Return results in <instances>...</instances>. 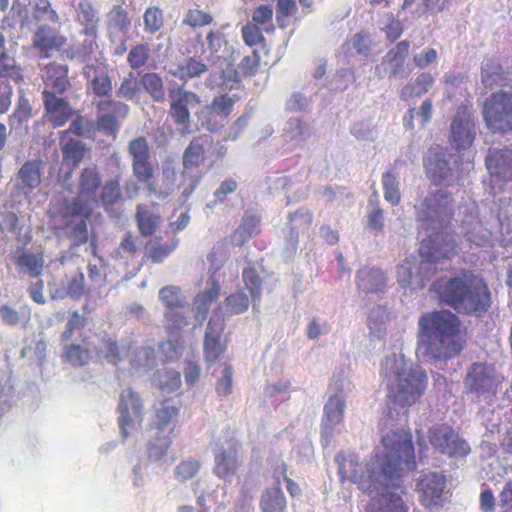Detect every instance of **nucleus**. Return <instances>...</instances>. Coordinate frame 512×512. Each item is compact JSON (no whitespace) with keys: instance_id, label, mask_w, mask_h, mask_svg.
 Segmentation results:
<instances>
[{"instance_id":"obj_1","label":"nucleus","mask_w":512,"mask_h":512,"mask_svg":"<svg viewBox=\"0 0 512 512\" xmlns=\"http://www.w3.org/2000/svg\"><path fill=\"white\" fill-rule=\"evenodd\" d=\"M415 217L419 227V256H453L457 246L451 221L454 201L446 190L429 192L415 205Z\"/></svg>"},{"instance_id":"obj_2","label":"nucleus","mask_w":512,"mask_h":512,"mask_svg":"<svg viewBox=\"0 0 512 512\" xmlns=\"http://www.w3.org/2000/svg\"><path fill=\"white\" fill-rule=\"evenodd\" d=\"M381 377L386 389V417H407L409 408L419 403L426 392V371L403 355L392 354L382 364Z\"/></svg>"},{"instance_id":"obj_3","label":"nucleus","mask_w":512,"mask_h":512,"mask_svg":"<svg viewBox=\"0 0 512 512\" xmlns=\"http://www.w3.org/2000/svg\"><path fill=\"white\" fill-rule=\"evenodd\" d=\"M418 340L431 359L451 360L465 347V331L455 313L441 309L427 311L418 319Z\"/></svg>"},{"instance_id":"obj_4","label":"nucleus","mask_w":512,"mask_h":512,"mask_svg":"<svg viewBox=\"0 0 512 512\" xmlns=\"http://www.w3.org/2000/svg\"><path fill=\"white\" fill-rule=\"evenodd\" d=\"M430 291L440 303L460 314L480 317L491 305L486 281L472 271L440 277L432 283Z\"/></svg>"},{"instance_id":"obj_5","label":"nucleus","mask_w":512,"mask_h":512,"mask_svg":"<svg viewBox=\"0 0 512 512\" xmlns=\"http://www.w3.org/2000/svg\"><path fill=\"white\" fill-rule=\"evenodd\" d=\"M380 451L375 453V463L386 483L398 486L400 480L417 467L413 437L409 430L395 429L381 438Z\"/></svg>"},{"instance_id":"obj_6","label":"nucleus","mask_w":512,"mask_h":512,"mask_svg":"<svg viewBox=\"0 0 512 512\" xmlns=\"http://www.w3.org/2000/svg\"><path fill=\"white\" fill-rule=\"evenodd\" d=\"M102 183L100 174L95 166L86 167L81 171L79 177V198H74L64 208V216L71 217L68 223V231L72 238V244L70 245L72 251L70 256H79L81 252L79 248L84 245V252L95 255V246L93 243L87 245L88 231H87V219L90 216L91 208L88 207L82 201V197L88 199L95 196L96 191Z\"/></svg>"},{"instance_id":"obj_7","label":"nucleus","mask_w":512,"mask_h":512,"mask_svg":"<svg viewBox=\"0 0 512 512\" xmlns=\"http://www.w3.org/2000/svg\"><path fill=\"white\" fill-rule=\"evenodd\" d=\"M504 378L494 365L486 362L472 363L463 379L465 393L477 400H492L496 397Z\"/></svg>"},{"instance_id":"obj_8","label":"nucleus","mask_w":512,"mask_h":512,"mask_svg":"<svg viewBox=\"0 0 512 512\" xmlns=\"http://www.w3.org/2000/svg\"><path fill=\"white\" fill-rule=\"evenodd\" d=\"M87 325L86 317L80 315L78 312H73L68 319L64 331L60 336V342L63 346V358L72 366L87 365L92 359V351L89 347V337L83 333L79 334L80 342H74V334L77 331H82Z\"/></svg>"},{"instance_id":"obj_9","label":"nucleus","mask_w":512,"mask_h":512,"mask_svg":"<svg viewBox=\"0 0 512 512\" xmlns=\"http://www.w3.org/2000/svg\"><path fill=\"white\" fill-rule=\"evenodd\" d=\"M483 118L493 134H507L512 131V93L498 91L487 97L483 103Z\"/></svg>"},{"instance_id":"obj_10","label":"nucleus","mask_w":512,"mask_h":512,"mask_svg":"<svg viewBox=\"0 0 512 512\" xmlns=\"http://www.w3.org/2000/svg\"><path fill=\"white\" fill-rule=\"evenodd\" d=\"M168 99L170 102L168 115L179 128L180 134H191L193 129L191 128L190 110L200 104V97L196 93L184 89L183 86L175 85L168 89Z\"/></svg>"},{"instance_id":"obj_11","label":"nucleus","mask_w":512,"mask_h":512,"mask_svg":"<svg viewBox=\"0 0 512 512\" xmlns=\"http://www.w3.org/2000/svg\"><path fill=\"white\" fill-rule=\"evenodd\" d=\"M335 462L338 465L341 482L349 480L357 484L361 490L368 492L375 488V472L366 464L360 463L354 453L340 451L335 457Z\"/></svg>"},{"instance_id":"obj_12","label":"nucleus","mask_w":512,"mask_h":512,"mask_svg":"<svg viewBox=\"0 0 512 512\" xmlns=\"http://www.w3.org/2000/svg\"><path fill=\"white\" fill-rule=\"evenodd\" d=\"M428 440L437 452L449 457H465L471 451L469 444L446 423L432 426L428 430Z\"/></svg>"},{"instance_id":"obj_13","label":"nucleus","mask_w":512,"mask_h":512,"mask_svg":"<svg viewBox=\"0 0 512 512\" xmlns=\"http://www.w3.org/2000/svg\"><path fill=\"white\" fill-rule=\"evenodd\" d=\"M204 160V147L202 137L194 138L183 155L182 183L183 197L187 199L199 184L200 174L197 170L198 166Z\"/></svg>"},{"instance_id":"obj_14","label":"nucleus","mask_w":512,"mask_h":512,"mask_svg":"<svg viewBox=\"0 0 512 512\" xmlns=\"http://www.w3.org/2000/svg\"><path fill=\"white\" fill-rule=\"evenodd\" d=\"M224 329V320L220 318H211L207 324L203 339V357L207 369H211L225 356L227 342L221 340Z\"/></svg>"},{"instance_id":"obj_15","label":"nucleus","mask_w":512,"mask_h":512,"mask_svg":"<svg viewBox=\"0 0 512 512\" xmlns=\"http://www.w3.org/2000/svg\"><path fill=\"white\" fill-rule=\"evenodd\" d=\"M82 73L86 80V93L92 97V101L96 98L100 100L112 96V79L108 67L104 63H87L83 67Z\"/></svg>"},{"instance_id":"obj_16","label":"nucleus","mask_w":512,"mask_h":512,"mask_svg":"<svg viewBox=\"0 0 512 512\" xmlns=\"http://www.w3.org/2000/svg\"><path fill=\"white\" fill-rule=\"evenodd\" d=\"M241 443L232 438L228 442V447H219L214 452V474L225 481H231L237 474L241 464Z\"/></svg>"},{"instance_id":"obj_17","label":"nucleus","mask_w":512,"mask_h":512,"mask_svg":"<svg viewBox=\"0 0 512 512\" xmlns=\"http://www.w3.org/2000/svg\"><path fill=\"white\" fill-rule=\"evenodd\" d=\"M133 176L139 183L147 184L154 176V168L148 142L145 137H137L128 143Z\"/></svg>"},{"instance_id":"obj_18","label":"nucleus","mask_w":512,"mask_h":512,"mask_svg":"<svg viewBox=\"0 0 512 512\" xmlns=\"http://www.w3.org/2000/svg\"><path fill=\"white\" fill-rule=\"evenodd\" d=\"M234 103V99L227 95L215 97L210 105L202 107L198 113L201 125L212 133L220 131L232 112Z\"/></svg>"},{"instance_id":"obj_19","label":"nucleus","mask_w":512,"mask_h":512,"mask_svg":"<svg viewBox=\"0 0 512 512\" xmlns=\"http://www.w3.org/2000/svg\"><path fill=\"white\" fill-rule=\"evenodd\" d=\"M457 158L446 154L445 152H437L430 155L425 162V168L428 176L434 184H452L459 177L457 167Z\"/></svg>"},{"instance_id":"obj_20","label":"nucleus","mask_w":512,"mask_h":512,"mask_svg":"<svg viewBox=\"0 0 512 512\" xmlns=\"http://www.w3.org/2000/svg\"><path fill=\"white\" fill-rule=\"evenodd\" d=\"M119 413V427L123 438H127L128 428L134 421L141 422L143 419V403L139 395L131 388H127L120 393L117 406Z\"/></svg>"},{"instance_id":"obj_21","label":"nucleus","mask_w":512,"mask_h":512,"mask_svg":"<svg viewBox=\"0 0 512 512\" xmlns=\"http://www.w3.org/2000/svg\"><path fill=\"white\" fill-rule=\"evenodd\" d=\"M410 42L407 40L400 41L397 45L389 50L382 58L380 65L376 66L375 73L380 78L407 77L404 65L409 53Z\"/></svg>"},{"instance_id":"obj_22","label":"nucleus","mask_w":512,"mask_h":512,"mask_svg":"<svg viewBox=\"0 0 512 512\" xmlns=\"http://www.w3.org/2000/svg\"><path fill=\"white\" fill-rule=\"evenodd\" d=\"M446 486L444 475L436 472L424 473L416 483L420 503L428 508L439 506Z\"/></svg>"},{"instance_id":"obj_23","label":"nucleus","mask_w":512,"mask_h":512,"mask_svg":"<svg viewBox=\"0 0 512 512\" xmlns=\"http://www.w3.org/2000/svg\"><path fill=\"white\" fill-rule=\"evenodd\" d=\"M476 137V126L473 117L467 111H457L451 123L450 142L456 150L470 148Z\"/></svg>"},{"instance_id":"obj_24","label":"nucleus","mask_w":512,"mask_h":512,"mask_svg":"<svg viewBox=\"0 0 512 512\" xmlns=\"http://www.w3.org/2000/svg\"><path fill=\"white\" fill-rule=\"evenodd\" d=\"M69 68L66 64L56 62L44 65L40 69V76L43 81V90L41 94H60L64 95L71 84L68 79Z\"/></svg>"},{"instance_id":"obj_25","label":"nucleus","mask_w":512,"mask_h":512,"mask_svg":"<svg viewBox=\"0 0 512 512\" xmlns=\"http://www.w3.org/2000/svg\"><path fill=\"white\" fill-rule=\"evenodd\" d=\"M485 163L492 179L498 182L512 181V150L490 148Z\"/></svg>"},{"instance_id":"obj_26","label":"nucleus","mask_w":512,"mask_h":512,"mask_svg":"<svg viewBox=\"0 0 512 512\" xmlns=\"http://www.w3.org/2000/svg\"><path fill=\"white\" fill-rule=\"evenodd\" d=\"M45 118L53 127L63 126L72 116L73 109L64 95L41 94Z\"/></svg>"},{"instance_id":"obj_27","label":"nucleus","mask_w":512,"mask_h":512,"mask_svg":"<svg viewBox=\"0 0 512 512\" xmlns=\"http://www.w3.org/2000/svg\"><path fill=\"white\" fill-rule=\"evenodd\" d=\"M461 228L467 241L476 246H483L491 237V231L480 221L476 207L465 209Z\"/></svg>"},{"instance_id":"obj_28","label":"nucleus","mask_w":512,"mask_h":512,"mask_svg":"<svg viewBox=\"0 0 512 512\" xmlns=\"http://www.w3.org/2000/svg\"><path fill=\"white\" fill-rule=\"evenodd\" d=\"M177 172L170 162L164 163L158 179H151L146 187L147 196H154L158 200H165L171 196L176 187Z\"/></svg>"},{"instance_id":"obj_29","label":"nucleus","mask_w":512,"mask_h":512,"mask_svg":"<svg viewBox=\"0 0 512 512\" xmlns=\"http://www.w3.org/2000/svg\"><path fill=\"white\" fill-rule=\"evenodd\" d=\"M346 408V401L341 394H334L329 397L327 403L323 408L322 419V434L326 437H331L334 428L341 424L344 420V412Z\"/></svg>"},{"instance_id":"obj_30","label":"nucleus","mask_w":512,"mask_h":512,"mask_svg":"<svg viewBox=\"0 0 512 512\" xmlns=\"http://www.w3.org/2000/svg\"><path fill=\"white\" fill-rule=\"evenodd\" d=\"M65 38L57 34L54 28L47 25L38 27L34 33L32 44L38 50L40 58H49L52 51H57L65 44Z\"/></svg>"},{"instance_id":"obj_31","label":"nucleus","mask_w":512,"mask_h":512,"mask_svg":"<svg viewBox=\"0 0 512 512\" xmlns=\"http://www.w3.org/2000/svg\"><path fill=\"white\" fill-rule=\"evenodd\" d=\"M228 43L220 31H211L206 36V47L202 49L200 57L209 65H214L229 59Z\"/></svg>"},{"instance_id":"obj_32","label":"nucleus","mask_w":512,"mask_h":512,"mask_svg":"<svg viewBox=\"0 0 512 512\" xmlns=\"http://www.w3.org/2000/svg\"><path fill=\"white\" fill-rule=\"evenodd\" d=\"M155 207L156 204L148 205L145 203L136 206L135 221L139 233L143 237L155 234L162 223L161 216L154 211Z\"/></svg>"},{"instance_id":"obj_33","label":"nucleus","mask_w":512,"mask_h":512,"mask_svg":"<svg viewBox=\"0 0 512 512\" xmlns=\"http://www.w3.org/2000/svg\"><path fill=\"white\" fill-rule=\"evenodd\" d=\"M289 235L287 237V253H296L299 232H305L312 224V214L305 209H299L289 214Z\"/></svg>"},{"instance_id":"obj_34","label":"nucleus","mask_w":512,"mask_h":512,"mask_svg":"<svg viewBox=\"0 0 512 512\" xmlns=\"http://www.w3.org/2000/svg\"><path fill=\"white\" fill-rule=\"evenodd\" d=\"M211 73L208 85L211 87L233 88L240 81V72L233 68L229 59L211 65Z\"/></svg>"},{"instance_id":"obj_35","label":"nucleus","mask_w":512,"mask_h":512,"mask_svg":"<svg viewBox=\"0 0 512 512\" xmlns=\"http://www.w3.org/2000/svg\"><path fill=\"white\" fill-rule=\"evenodd\" d=\"M356 284L358 290L366 295L382 293L387 286L384 273L375 268L361 269L357 274Z\"/></svg>"},{"instance_id":"obj_36","label":"nucleus","mask_w":512,"mask_h":512,"mask_svg":"<svg viewBox=\"0 0 512 512\" xmlns=\"http://www.w3.org/2000/svg\"><path fill=\"white\" fill-rule=\"evenodd\" d=\"M0 78L19 84L24 80L23 69L5 47V37L0 32Z\"/></svg>"},{"instance_id":"obj_37","label":"nucleus","mask_w":512,"mask_h":512,"mask_svg":"<svg viewBox=\"0 0 512 512\" xmlns=\"http://www.w3.org/2000/svg\"><path fill=\"white\" fill-rule=\"evenodd\" d=\"M181 409V403L173 399H164L159 408L155 411V420L153 427L160 432H165L167 428L174 427Z\"/></svg>"},{"instance_id":"obj_38","label":"nucleus","mask_w":512,"mask_h":512,"mask_svg":"<svg viewBox=\"0 0 512 512\" xmlns=\"http://www.w3.org/2000/svg\"><path fill=\"white\" fill-rule=\"evenodd\" d=\"M261 273H265L263 259H260L252 266L245 268L242 272V279L245 288L248 290L254 303H259L262 297L263 279Z\"/></svg>"},{"instance_id":"obj_39","label":"nucleus","mask_w":512,"mask_h":512,"mask_svg":"<svg viewBox=\"0 0 512 512\" xmlns=\"http://www.w3.org/2000/svg\"><path fill=\"white\" fill-rule=\"evenodd\" d=\"M259 507L261 512H285L287 500L278 480L276 486L266 488L262 492Z\"/></svg>"},{"instance_id":"obj_40","label":"nucleus","mask_w":512,"mask_h":512,"mask_svg":"<svg viewBox=\"0 0 512 512\" xmlns=\"http://www.w3.org/2000/svg\"><path fill=\"white\" fill-rule=\"evenodd\" d=\"M408 507L402 497L394 492L381 494L367 506L366 512H408Z\"/></svg>"},{"instance_id":"obj_41","label":"nucleus","mask_w":512,"mask_h":512,"mask_svg":"<svg viewBox=\"0 0 512 512\" xmlns=\"http://www.w3.org/2000/svg\"><path fill=\"white\" fill-rule=\"evenodd\" d=\"M88 289L85 285V278L82 272H77L69 277H66L63 282V287L55 291V296L58 298L69 297L74 300L81 299L88 293Z\"/></svg>"},{"instance_id":"obj_42","label":"nucleus","mask_w":512,"mask_h":512,"mask_svg":"<svg viewBox=\"0 0 512 512\" xmlns=\"http://www.w3.org/2000/svg\"><path fill=\"white\" fill-rule=\"evenodd\" d=\"M434 78L430 73H420L411 79L399 92L400 99L407 101L413 97H421L432 87Z\"/></svg>"},{"instance_id":"obj_43","label":"nucleus","mask_w":512,"mask_h":512,"mask_svg":"<svg viewBox=\"0 0 512 512\" xmlns=\"http://www.w3.org/2000/svg\"><path fill=\"white\" fill-rule=\"evenodd\" d=\"M137 75L140 76V85L150 98L156 103H164L166 91L162 77L155 72H147L142 75L138 72Z\"/></svg>"},{"instance_id":"obj_44","label":"nucleus","mask_w":512,"mask_h":512,"mask_svg":"<svg viewBox=\"0 0 512 512\" xmlns=\"http://www.w3.org/2000/svg\"><path fill=\"white\" fill-rule=\"evenodd\" d=\"M61 151L63 155V165L71 168L77 167L83 160L85 154L84 144L73 138L61 136Z\"/></svg>"},{"instance_id":"obj_45","label":"nucleus","mask_w":512,"mask_h":512,"mask_svg":"<svg viewBox=\"0 0 512 512\" xmlns=\"http://www.w3.org/2000/svg\"><path fill=\"white\" fill-rule=\"evenodd\" d=\"M43 162L40 159L26 161L18 171L22 187L36 188L41 183Z\"/></svg>"},{"instance_id":"obj_46","label":"nucleus","mask_w":512,"mask_h":512,"mask_svg":"<svg viewBox=\"0 0 512 512\" xmlns=\"http://www.w3.org/2000/svg\"><path fill=\"white\" fill-rule=\"evenodd\" d=\"M190 308L170 309L164 313L165 329L169 336H179L189 325Z\"/></svg>"},{"instance_id":"obj_47","label":"nucleus","mask_w":512,"mask_h":512,"mask_svg":"<svg viewBox=\"0 0 512 512\" xmlns=\"http://www.w3.org/2000/svg\"><path fill=\"white\" fill-rule=\"evenodd\" d=\"M209 66V63L203 60L202 57H200V59L189 57L183 64L179 65L174 71H171V73L186 82L189 79L199 77L207 72Z\"/></svg>"},{"instance_id":"obj_48","label":"nucleus","mask_w":512,"mask_h":512,"mask_svg":"<svg viewBox=\"0 0 512 512\" xmlns=\"http://www.w3.org/2000/svg\"><path fill=\"white\" fill-rule=\"evenodd\" d=\"M159 299L161 300L166 310L190 308L189 302L187 301L181 288L178 286L167 285L162 287L159 290Z\"/></svg>"},{"instance_id":"obj_49","label":"nucleus","mask_w":512,"mask_h":512,"mask_svg":"<svg viewBox=\"0 0 512 512\" xmlns=\"http://www.w3.org/2000/svg\"><path fill=\"white\" fill-rule=\"evenodd\" d=\"M221 287L219 282L211 278L209 280V287L202 292H199L194 298V305L198 313L205 317L211 305L218 299Z\"/></svg>"},{"instance_id":"obj_50","label":"nucleus","mask_w":512,"mask_h":512,"mask_svg":"<svg viewBox=\"0 0 512 512\" xmlns=\"http://www.w3.org/2000/svg\"><path fill=\"white\" fill-rule=\"evenodd\" d=\"M122 99H113L111 96L105 99L93 100L92 104L95 106L97 112H107L110 115H114L118 121H123L127 118L130 108L129 106L121 101Z\"/></svg>"},{"instance_id":"obj_51","label":"nucleus","mask_w":512,"mask_h":512,"mask_svg":"<svg viewBox=\"0 0 512 512\" xmlns=\"http://www.w3.org/2000/svg\"><path fill=\"white\" fill-rule=\"evenodd\" d=\"M96 133V124L93 119L85 116L78 115L74 118L69 128L61 132L62 137H67L69 134H74L84 139H93Z\"/></svg>"},{"instance_id":"obj_52","label":"nucleus","mask_w":512,"mask_h":512,"mask_svg":"<svg viewBox=\"0 0 512 512\" xmlns=\"http://www.w3.org/2000/svg\"><path fill=\"white\" fill-rule=\"evenodd\" d=\"M174 432V427H171L168 433L156 430L154 439L148 445V456L153 460L162 459L168 452L172 444L171 435Z\"/></svg>"},{"instance_id":"obj_53","label":"nucleus","mask_w":512,"mask_h":512,"mask_svg":"<svg viewBox=\"0 0 512 512\" xmlns=\"http://www.w3.org/2000/svg\"><path fill=\"white\" fill-rule=\"evenodd\" d=\"M382 186L384 199L392 206L398 205L401 201L400 182L399 174L394 169L382 175Z\"/></svg>"},{"instance_id":"obj_54","label":"nucleus","mask_w":512,"mask_h":512,"mask_svg":"<svg viewBox=\"0 0 512 512\" xmlns=\"http://www.w3.org/2000/svg\"><path fill=\"white\" fill-rule=\"evenodd\" d=\"M144 32L155 35L164 28V12L159 6H149L143 13Z\"/></svg>"},{"instance_id":"obj_55","label":"nucleus","mask_w":512,"mask_h":512,"mask_svg":"<svg viewBox=\"0 0 512 512\" xmlns=\"http://www.w3.org/2000/svg\"><path fill=\"white\" fill-rule=\"evenodd\" d=\"M137 76L133 71H130L122 78L115 91L116 98L126 101H133L137 98L140 92V83L137 81Z\"/></svg>"},{"instance_id":"obj_56","label":"nucleus","mask_w":512,"mask_h":512,"mask_svg":"<svg viewBox=\"0 0 512 512\" xmlns=\"http://www.w3.org/2000/svg\"><path fill=\"white\" fill-rule=\"evenodd\" d=\"M150 46L147 43L134 45L127 55V63L132 71L145 67L150 59Z\"/></svg>"},{"instance_id":"obj_57","label":"nucleus","mask_w":512,"mask_h":512,"mask_svg":"<svg viewBox=\"0 0 512 512\" xmlns=\"http://www.w3.org/2000/svg\"><path fill=\"white\" fill-rule=\"evenodd\" d=\"M224 306L227 315H239L249 309L250 300L243 291H237L225 298Z\"/></svg>"},{"instance_id":"obj_58","label":"nucleus","mask_w":512,"mask_h":512,"mask_svg":"<svg viewBox=\"0 0 512 512\" xmlns=\"http://www.w3.org/2000/svg\"><path fill=\"white\" fill-rule=\"evenodd\" d=\"M83 35V40L77 46L75 53L81 58L83 61L87 60L94 51L98 48L96 39H97V29L94 28H83L81 31Z\"/></svg>"},{"instance_id":"obj_59","label":"nucleus","mask_w":512,"mask_h":512,"mask_svg":"<svg viewBox=\"0 0 512 512\" xmlns=\"http://www.w3.org/2000/svg\"><path fill=\"white\" fill-rule=\"evenodd\" d=\"M285 137L290 141L302 142L310 136L307 123L300 118H290L284 129Z\"/></svg>"},{"instance_id":"obj_60","label":"nucleus","mask_w":512,"mask_h":512,"mask_svg":"<svg viewBox=\"0 0 512 512\" xmlns=\"http://www.w3.org/2000/svg\"><path fill=\"white\" fill-rule=\"evenodd\" d=\"M121 191L118 180H110L105 183L101 192V203L107 212H112L114 204L121 199Z\"/></svg>"},{"instance_id":"obj_61","label":"nucleus","mask_w":512,"mask_h":512,"mask_svg":"<svg viewBox=\"0 0 512 512\" xmlns=\"http://www.w3.org/2000/svg\"><path fill=\"white\" fill-rule=\"evenodd\" d=\"M379 27L390 42L396 41L403 33V25L393 14L387 13L379 20Z\"/></svg>"},{"instance_id":"obj_62","label":"nucleus","mask_w":512,"mask_h":512,"mask_svg":"<svg viewBox=\"0 0 512 512\" xmlns=\"http://www.w3.org/2000/svg\"><path fill=\"white\" fill-rule=\"evenodd\" d=\"M250 239L238 228L235 230L230 238H225L216 250V253L223 254H238L241 253V248L245 242Z\"/></svg>"},{"instance_id":"obj_63","label":"nucleus","mask_w":512,"mask_h":512,"mask_svg":"<svg viewBox=\"0 0 512 512\" xmlns=\"http://www.w3.org/2000/svg\"><path fill=\"white\" fill-rule=\"evenodd\" d=\"M238 229L249 238L261 232V215L254 210L245 211Z\"/></svg>"},{"instance_id":"obj_64","label":"nucleus","mask_w":512,"mask_h":512,"mask_svg":"<svg viewBox=\"0 0 512 512\" xmlns=\"http://www.w3.org/2000/svg\"><path fill=\"white\" fill-rule=\"evenodd\" d=\"M110 27L127 33L131 27V19L128 12L120 5L114 6L107 15Z\"/></svg>"}]
</instances>
